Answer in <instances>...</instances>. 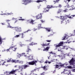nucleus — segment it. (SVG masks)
<instances>
[{
	"label": "nucleus",
	"instance_id": "1",
	"mask_svg": "<svg viewBox=\"0 0 75 75\" xmlns=\"http://www.w3.org/2000/svg\"><path fill=\"white\" fill-rule=\"evenodd\" d=\"M7 62H15V63H17L19 62V61L18 60H13L12 59H10V60H6V61L2 59L1 60V62H0V65L7 66L8 65L7 64Z\"/></svg>",
	"mask_w": 75,
	"mask_h": 75
},
{
	"label": "nucleus",
	"instance_id": "2",
	"mask_svg": "<svg viewBox=\"0 0 75 75\" xmlns=\"http://www.w3.org/2000/svg\"><path fill=\"white\" fill-rule=\"evenodd\" d=\"M29 66L27 65H25L22 66H19V69L21 71H23V69H26L28 67H29Z\"/></svg>",
	"mask_w": 75,
	"mask_h": 75
},
{
	"label": "nucleus",
	"instance_id": "3",
	"mask_svg": "<svg viewBox=\"0 0 75 75\" xmlns=\"http://www.w3.org/2000/svg\"><path fill=\"white\" fill-rule=\"evenodd\" d=\"M37 62V60H35V61H32L28 62V64L30 65H34V64H35V65H36V63Z\"/></svg>",
	"mask_w": 75,
	"mask_h": 75
},
{
	"label": "nucleus",
	"instance_id": "4",
	"mask_svg": "<svg viewBox=\"0 0 75 75\" xmlns=\"http://www.w3.org/2000/svg\"><path fill=\"white\" fill-rule=\"evenodd\" d=\"M35 0H25V1H24V4L26 5L27 4L30 3L31 2H34L35 1H34Z\"/></svg>",
	"mask_w": 75,
	"mask_h": 75
},
{
	"label": "nucleus",
	"instance_id": "5",
	"mask_svg": "<svg viewBox=\"0 0 75 75\" xmlns=\"http://www.w3.org/2000/svg\"><path fill=\"white\" fill-rule=\"evenodd\" d=\"M75 61V58H72L71 59L69 62L70 64V65H72L74 64V63Z\"/></svg>",
	"mask_w": 75,
	"mask_h": 75
},
{
	"label": "nucleus",
	"instance_id": "6",
	"mask_svg": "<svg viewBox=\"0 0 75 75\" xmlns=\"http://www.w3.org/2000/svg\"><path fill=\"white\" fill-rule=\"evenodd\" d=\"M41 14H42V13H40V14H38V15H37L36 16L37 19H41L42 17Z\"/></svg>",
	"mask_w": 75,
	"mask_h": 75
},
{
	"label": "nucleus",
	"instance_id": "7",
	"mask_svg": "<svg viewBox=\"0 0 75 75\" xmlns=\"http://www.w3.org/2000/svg\"><path fill=\"white\" fill-rule=\"evenodd\" d=\"M27 57L28 60H33V56L31 55H30L29 56H27Z\"/></svg>",
	"mask_w": 75,
	"mask_h": 75
},
{
	"label": "nucleus",
	"instance_id": "8",
	"mask_svg": "<svg viewBox=\"0 0 75 75\" xmlns=\"http://www.w3.org/2000/svg\"><path fill=\"white\" fill-rule=\"evenodd\" d=\"M63 44L64 42H61L58 44V45H55L56 47H60V46H61V45H63Z\"/></svg>",
	"mask_w": 75,
	"mask_h": 75
},
{
	"label": "nucleus",
	"instance_id": "9",
	"mask_svg": "<svg viewBox=\"0 0 75 75\" xmlns=\"http://www.w3.org/2000/svg\"><path fill=\"white\" fill-rule=\"evenodd\" d=\"M11 49L13 51H16V50H17V47L15 46L12 47L11 46L10 47Z\"/></svg>",
	"mask_w": 75,
	"mask_h": 75
},
{
	"label": "nucleus",
	"instance_id": "10",
	"mask_svg": "<svg viewBox=\"0 0 75 75\" xmlns=\"http://www.w3.org/2000/svg\"><path fill=\"white\" fill-rule=\"evenodd\" d=\"M66 16L67 18H74V17H75V15H71V16H69L68 15H66Z\"/></svg>",
	"mask_w": 75,
	"mask_h": 75
},
{
	"label": "nucleus",
	"instance_id": "11",
	"mask_svg": "<svg viewBox=\"0 0 75 75\" xmlns=\"http://www.w3.org/2000/svg\"><path fill=\"white\" fill-rule=\"evenodd\" d=\"M44 1L45 2H47L46 0H38L35 1V2H36V3H40V2H42V1Z\"/></svg>",
	"mask_w": 75,
	"mask_h": 75
},
{
	"label": "nucleus",
	"instance_id": "12",
	"mask_svg": "<svg viewBox=\"0 0 75 75\" xmlns=\"http://www.w3.org/2000/svg\"><path fill=\"white\" fill-rule=\"evenodd\" d=\"M67 64V62H66L65 63L63 64H61V63H59V64H60L59 66H60V67H64V66L65 65L67 66V65H68V64Z\"/></svg>",
	"mask_w": 75,
	"mask_h": 75
},
{
	"label": "nucleus",
	"instance_id": "13",
	"mask_svg": "<svg viewBox=\"0 0 75 75\" xmlns=\"http://www.w3.org/2000/svg\"><path fill=\"white\" fill-rule=\"evenodd\" d=\"M58 56V57H59V58H60L61 59H63L64 58H65V56H62V55H59Z\"/></svg>",
	"mask_w": 75,
	"mask_h": 75
},
{
	"label": "nucleus",
	"instance_id": "14",
	"mask_svg": "<svg viewBox=\"0 0 75 75\" xmlns=\"http://www.w3.org/2000/svg\"><path fill=\"white\" fill-rule=\"evenodd\" d=\"M64 11V10L61 9H59V11H58L57 12V13H60L61 12H63Z\"/></svg>",
	"mask_w": 75,
	"mask_h": 75
},
{
	"label": "nucleus",
	"instance_id": "15",
	"mask_svg": "<svg viewBox=\"0 0 75 75\" xmlns=\"http://www.w3.org/2000/svg\"><path fill=\"white\" fill-rule=\"evenodd\" d=\"M49 48H50V47H47L45 48L44 50H43V51H48V50H49Z\"/></svg>",
	"mask_w": 75,
	"mask_h": 75
},
{
	"label": "nucleus",
	"instance_id": "16",
	"mask_svg": "<svg viewBox=\"0 0 75 75\" xmlns=\"http://www.w3.org/2000/svg\"><path fill=\"white\" fill-rule=\"evenodd\" d=\"M42 68H43V69L44 70H45V71H46V70H47V68H47V67H45V66H44L43 67H42Z\"/></svg>",
	"mask_w": 75,
	"mask_h": 75
},
{
	"label": "nucleus",
	"instance_id": "17",
	"mask_svg": "<svg viewBox=\"0 0 75 75\" xmlns=\"http://www.w3.org/2000/svg\"><path fill=\"white\" fill-rule=\"evenodd\" d=\"M41 45L42 46H48L50 45V43H48L47 44H44L42 45L41 44Z\"/></svg>",
	"mask_w": 75,
	"mask_h": 75
},
{
	"label": "nucleus",
	"instance_id": "18",
	"mask_svg": "<svg viewBox=\"0 0 75 75\" xmlns=\"http://www.w3.org/2000/svg\"><path fill=\"white\" fill-rule=\"evenodd\" d=\"M3 39L0 36V44H2V42H3Z\"/></svg>",
	"mask_w": 75,
	"mask_h": 75
},
{
	"label": "nucleus",
	"instance_id": "19",
	"mask_svg": "<svg viewBox=\"0 0 75 75\" xmlns=\"http://www.w3.org/2000/svg\"><path fill=\"white\" fill-rule=\"evenodd\" d=\"M53 6H50V5H47V8H52Z\"/></svg>",
	"mask_w": 75,
	"mask_h": 75
},
{
	"label": "nucleus",
	"instance_id": "20",
	"mask_svg": "<svg viewBox=\"0 0 75 75\" xmlns=\"http://www.w3.org/2000/svg\"><path fill=\"white\" fill-rule=\"evenodd\" d=\"M49 54H53V55H55L56 54V53H55V52H53L52 51H51L50 52H49Z\"/></svg>",
	"mask_w": 75,
	"mask_h": 75
},
{
	"label": "nucleus",
	"instance_id": "21",
	"mask_svg": "<svg viewBox=\"0 0 75 75\" xmlns=\"http://www.w3.org/2000/svg\"><path fill=\"white\" fill-rule=\"evenodd\" d=\"M47 8H45V10H46L45 11V13H47V12H49V11H50V9H48Z\"/></svg>",
	"mask_w": 75,
	"mask_h": 75
},
{
	"label": "nucleus",
	"instance_id": "22",
	"mask_svg": "<svg viewBox=\"0 0 75 75\" xmlns=\"http://www.w3.org/2000/svg\"><path fill=\"white\" fill-rule=\"evenodd\" d=\"M54 66L55 67V68H59V66L57 64L54 65Z\"/></svg>",
	"mask_w": 75,
	"mask_h": 75
},
{
	"label": "nucleus",
	"instance_id": "23",
	"mask_svg": "<svg viewBox=\"0 0 75 75\" xmlns=\"http://www.w3.org/2000/svg\"><path fill=\"white\" fill-rule=\"evenodd\" d=\"M34 21L32 20L30 22V24H34Z\"/></svg>",
	"mask_w": 75,
	"mask_h": 75
},
{
	"label": "nucleus",
	"instance_id": "24",
	"mask_svg": "<svg viewBox=\"0 0 75 75\" xmlns=\"http://www.w3.org/2000/svg\"><path fill=\"white\" fill-rule=\"evenodd\" d=\"M64 7H67V8H70V6H69L68 4H67L66 5V6H64Z\"/></svg>",
	"mask_w": 75,
	"mask_h": 75
},
{
	"label": "nucleus",
	"instance_id": "25",
	"mask_svg": "<svg viewBox=\"0 0 75 75\" xmlns=\"http://www.w3.org/2000/svg\"><path fill=\"white\" fill-rule=\"evenodd\" d=\"M59 0H57L55 1H53V2H54V4H55V3H58V2H59Z\"/></svg>",
	"mask_w": 75,
	"mask_h": 75
},
{
	"label": "nucleus",
	"instance_id": "26",
	"mask_svg": "<svg viewBox=\"0 0 75 75\" xmlns=\"http://www.w3.org/2000/svg\"><path fill=\"white\" fill-rule=\"evenodd\" d=\"M46 30L47 31H48V32H50V31H51V30H50V28H46Z\"/></svg>",
	"mask_w": 75,
	"mask_h": 75
},
{
	"label": "nucleus",
	"instance_id": "27",
	"mask_svg": "<svg viewBox=\"0 0 75 75\" xmlns=\"http://www.w3.org/2000/svg\"><path fill=\"white\" fill-rule=\"evenodd\" d=\"M67 35H66L65 36H64V38H63V39H62V40H66L67 39Z\"/></svg>",
	"mask_w": 75,
	"mask_h": 75
},
{
	"label": "nucleus",
	"instance_id": "28",
	"mask_svg": "<svg viewBox=\"0 0 75 75\" xmlns=\"http://www.w3.org/2000/svg\"><path fill=\"white\" fill-rule=\"evenodd\" d=\"M23 34H20L19 36H20V37H21V38H23Z\"/></svg>",
	"mask_w": 75,
	"mask_h": 75
},
{
	"label": "nucleus",
	"instance_id": "29",
	"mask_svg": "<svg viewBox=\"0 0 75 75\" xmlns=\"http://www.w3.org/2000/svg\"><path fill=\"white\" fill-rule=\"evenodd\" d=\"M60 17H61L60 19H65L64 18H65V17L63 16H61Z\"/></svg>",
	"mask_w": 75,
	"mask_h": 75
},
{
	"label": "nucleus",
	"instance_id": "30",
	"mask_svg": "<svg viewBox=\"0 0 75 75\" xmlns=\"http://www.w3.org/2000/svg\"><path fill=\"white\" fill-rule=\"evenodd\" d=\"M19 58V53H18L16 54V58Z\"/></svg>",
	"mask_w": 75,
	"mask_h": 75
},
{
	"label": "nucleus",
	"instance_id": "31",
	"mask_svg": "<svg viewBox=\"0 0 75 75\" xmlns=\"http://www.w3.org/2000/svg\"><path fill=\"white\" fill-rule=\"evenodd\" d=\"M64 49H66V50H67L68 49V47H67V46H64Z\"/></svg>",
	"mask_w": 75,
	"mask_h": 75
},
{
	"label": "nucleus",
	"instance_id": "32",
	"mask_svg": "<svg viewBox=\"0 0 75 75\" xmlns=\"http://www.w3.org/2000/svg\"><path fill=\"white\" fill-rule=\"evenodd\" d=\"M11 50V48H10V47L9 49H8L6 50V51L7 52H8V51H10Z\"/></svg>",
	"mask_w": 75,
	"mask_h": 75
},
{
	"label": "nucleus",
	"instance_id": "33",
	"mask_svg": "<svg viewBox=\"0 0 75 75\" xmlns=\"http://www.w3.org/2000/svg\"><path fill=\"white\" fill-rule=\"evenodd\" d=\"M31 50L30 49L28 48L27 49L26 52H29V51H31Z\"/></svg>",
	"mask_w": 75,
	"mask_h": 75
},
{
	"label": "nucleus",
	"instance_id": "34",
	"mask_svg": "<svg viewBox=\"0 0 75 75\" xmlns=\"http://www.w3.org/2000/svg\"><path fill=\"white\" fill-rule=\"evenodd\" d=\"M35 44H37V43L35 44H33L32 43H31L29 44L30 45H35Z\"/></svg>",
	"mask_w": 75,
	"mask_h": 75
},
{
	"label": "nucleus",
	"instance_id": "35",
	"mask_svg": "<svg viewBox=\"0 0 75 75\" xmlns=\"http://www.w3.org/2000/svg\"><path fill=\"white\" fill-rule=\"evenodd\" d=\"M68 9H66L63 11H64V13H65V12H67V11H68Z\"/></svg>",
	"mask_w": 75,
	"mask_h": 75
},
{
	"label": "nucleus",
	"instance_id": "36",
	"mask_svg": "<svg viewBox=\"0 0 75 75\" xmlns=\"http://www.w3.org/2000/svg\"><path fill=\"white\" fill-rule=\"evenodd\" d=\"M68 68H70L71 69H73V67H72L71 66H69L67 67Z\"/></svg>",
	"mask_w": 75,
	"mask_h": 75
},
{
	"label": "nucleus",
	"instance_id": "37",
	"mask_svg": "<svg viewBox=\"0 0 75 75\" xmlns=\"http://www.w3.org/2000/svg\"><path fill=\"white\" fill-rule=\"evenodd\" d=\"M8 27L9 28H11V26H10V23H8Z\"/></svg>",
	"mask_w": 75,
	"mask_h": 75
},
{
	"label": "nucleus",
	"instance_id": "38",
	"mask_svg": "<svg viewBox=\"0 0 75 75\" xmlns=\"http://www.w3.org/2000/svg\"><path fill=\"white\" fill-rule=\"evenodd\" d=\"M19 37V35H17L15 36V38H17V37Z\"/></svg>",
	"mask_w": 75,
	"mask_h": 75
},
{
	"label": "nucleus",
	"instance_id": "39",
	"mask_svg": "<svg viewBox=\"0 0 75 75\" xmlns=\"http://www.w3.org/2000/svg\"><path fill=\"white\" fill-rule=\"evenodd\" d=\"M62 7V6H61V5L59 4V6H57V7Z\"/></svg>",
	"mask_w": 75,
	"mask_h": 75
},
{
	"label": "nucleus",
	"instance_id": "40",
	"mask_svg": "<svg viewBox=\"0 0 75 75\" xmlns=\"http://www.w3.org/2000/svg\"><path fill=\"white\" fill-rule=\"evenodd\" d=\"M48 62V60H46L45 62V64H47Z\"/></svg>",
	"mask_w": 75,
	"mask_h": 75
},
{
	"label": "nucleus",
	"instance_id": "41",
	"mask_svg": "<svg viewBox=\"0 0 75 75\" xmlns=\"http://www.w3.org/2000/svg\"><path fill=\"white\" fill-rule=\"evenodd\" d=\"M72 69H73L72 70V72H75V69H73V68Z\"/></svg>",
	"mask_w": 75,
	"mask_h": 75
},
{
	"label": "nucleus",
	"instance_id": "42",
	"mask_svg": "<svg viewBox=\"0 0 75 75\" xmlns=\"http://www.w3.org/2000/svg\"><path fill=\"white\" fill-rule=\"evenodd\" d=\"M46 41L48 42H50V41H51V40H47Z\"/></svg>",
	"mask_w": 75,
	"mask_h": 75
},
{
	"label": "nucleus",
	"instance_id": "43",
	"mask_svg": "<svg viewBox=\"0 0 75 75\" xmlns=\"http://www.w3.org/2000/svg\"><path fill=\"white\" fill-rule=\"evenodd\" d=\"M23 53H22V54H19V56L20 57H21V56H23Z\"/></svg>",
	"mask_w": 75,
	"mask_h": 75
},
{
	"label": "nucleus",
	"instance_id": "44",
	"mask_svg": "<svg viewBox=\"0 0 75 75\" xmlns=\"http://www.w3.org/2000/svg\"><path fill=\"white\" fill-rule=\"evenodd\" d=\"M23 61H19V63L20 64H23Z\"/></svg>",
	"mask_w": 75,
	"mask_h": 75
},
{
	"label": "nucleus",
	"instance_id": "45",
	"mask_svg": "<svg viewBox=\"0 0 75 75\" xmlns=\"http://www.w3.org/2000/svg\"><path fill=\"white\" fill-rule=\"evenodd\" d=\"M40 21L42 23H44L45 22V21H43V20H41Z\"/></svg>",
	"mask_w": 75,
	"mask_h": 75
},
{
	"label": "nucleus",
	"instance_id": "46",
	"mask_svg": "<svg viewBox=\"0 0 75 75\" xmlns=\"http://www.w3.org/2000/svg\"><path fill=\"white\" fill-rule=\"evenodd\" d=\"M40 75H44V73H41L40 74Z\"/></svg>",
	"mask_w": 75,
	"mask_h": 75
},
{
	"label": "nucleus",
	"instance_id": "47",
	"mask_svg": "<svg viewBox=\"0 0 75 75\" xmlns=\"http://www.w3.org/2000/svg\"><path fill=\"white\" fill-rule=\"evenodd\" d=\"M68 71V70H66V69H64V71H63L64 73V72H65V71Z\"/></svg>",
	"mask_w": 75,
	"mask_h": 75
},
{
	"label": "nucleus",
	"instance_id": "48",
	"mask_svg": "<svg viewBox=\"0 0 75 75\" xmlns=\"http://www.w3.org/2000/svg\"><path fill=\"white\" fill-rule=\"evenodd\" d=\"M74 8H71L70 10H74Z\"/></svg>",
	"mask_w": 75,
	"mask_h": 75
},
{
	"label": "nucleus",
	"instance_id": "49",
	"mask_svg": "<svg viewBox=\"0 0 75 75\" xmlns=\"http://www.w3.org/2000/svg\"><path fill=\"white\" fill-rule=\"evenodd\" d=\"M21 31V28H19V31Z\"/></svg>",
	"mask_w": 75,
	"mask_h": 75
},
{
	"label": "nucleus",
	"instance_id": "50",
	"mask_svg": "<svg viewBox=\"0 0 75 75\" xmlns=\"http://www.w3.org/2000/svg\"><path fill=\"white\" fill-rule=\"evenodd\" d=\"M19 20H22V21H23V20H24V19H19Z\"/></svg>",
	"mask_w": 75,
	"mask_h": 75
},
{
	"label": "nucleus",
	"instance_id": "51",
	"mask_svg": "<svg viewBox=\"0 0 75 75\" xmlns=\"http://www.w3.org/2000/svg\"><path fill=\"white\" fill-rule=\"evenodd\" d=\"M10 21V20H6V21L7 22H9Z\"/></svg>",
	"mask_w": 75,
	"mask_h": 75
},
{
	"label": "nucleus",
	"instance_id": "52",
	"mask_svg": "<svg viewBox=\"0 0 75 75\" xmlns=\"http://www.w3.org/2000/svg\"><path fill=\"white\" fill-rule=\"evenodd\" d=\"M34 72V70H32V71H31V72H32V73H33Z\"/></svg>",
	"mask_w": 75,
	"mask_h": 75
},
{
	"label": "nucleus",
	"instance_id": "53",
	"mask_svg": "<svg viewBox=\"0 0 75 75\" xmlns=\"http://www.w3.org/2000/svg\"><path fill=\"white\" fill-rule=\"evenodd\" d=\"M33 70H34V71H36V70H37V69H35Z\"/></svg>",
	"mask_w": 75,
	"mask_h": 75
},
{
	"label": "nucleus",
	"instance_id": "54",
	"mask_svg": "<svg viewBox=\"0 0 75 75\" xmlns=\"http://www.w3.org/2000/svg\"><path fill=\"white\" fill-rule=\"evenodd\" d=\"M51 62H48V64H51Z\"/></svg>",
	"mask_w": 75,
	"mask_h": 75
},
{
	"label": "nucleus",
	"instance_id": "55",
	"mask_svg": "<svg viewBox=\"0 0 75 75\" xmlns=\"http://www.w3.org/2000/svg\"><path fill=\"white\" fill-rule=\"evenodd\" d=\"M1 24L2 25H5V24L3 23H1Z\"/></svg>",
	"mask_w": 75,
	"mask_h": 75
},
{
	"label": "nucleus",
	"instance_id": "56",
	"mask_svg": "<svg viewBox=\"0 0 75 75\" xmlns=\"http://www.w3.org/2000/svg\"><path fill=\"white\" fill-rule=\"evenodd\" d=\"M25 1V0H23V1L24 2L23 4H24V1Z\"/></svg>",
	"mask_w": 75,
	"mask_h": 75
},
{
	"label": "nucleus",
	"instance_id": "57",
	"mask_svg": "<svg viewBox=\"0 0 75 75\" xmlns=\"http://www.w3.org/2000/svg\"><path fill=\"white\" fill-rule=\"evenodd\" d=\"M30 31V30L29 29V30H27V32H28V31Z\"/></svg>",
	"mask_w": 75,
	"mask_h": 75
},
{
	"label": "nucleus",
	"instance_id": "58",
	"mask_svg": "<svg viewBox=\"0 0 75 75\" xmlns=\"http://www.w3.org/2000/svg\"><path fill=\"white\" fill-rule=\"evenodd\" d=\"M68 21H69L68 20H66V21H67V23H69V22Z\"/></svg>",
	"mask_w": 75,
	"mask_h": 75
},
{
	"label": "nucleus",
	"instance_id": "59",
	"mask_svg": "<svg viewBox=\"0 0 75 75\" xmlns=\"http://www.w3.org/2000/svg\"><path fill=\"white\" fill-rule=\"evenodd\" d=\"M69 54H70V53H69L68 54H67V56H69Z\"/></svg>",
	"mask_w": 75,
	"mask_h": 75
},
{
	"label": "nucleus",
	"instance_id": "60",
	"mask_svg": "<svg viewBox=\"0 0 75 75\" xmlns=\"http://www.w3.org/2000/svg\"><path fill=\"white\" fill-rule=\"evenodd\" d=\"M39 62H40V63H42V62L39 61Z\"/></svg>",
	"mask_w": 75,
	"mask_h": 75
},
{
	"label": "nucleus",
	"instance_id": "61",
	"mask_svg": "<svg viewBox=\"0 0 75 75\" xmlns=\"http://www.w3.org/2000/svg\"><path fill=\"white\" fill-rule=\"evenodd\" d=\"M74 35H75V33L74 32Z\"/></svg>",
	"mask_w": 75,
	"mask_h": 75
},
{
	"label": "nucleus",
	"instance_id": "62",
	"mask_svg": "<svg viewBox=\"0 0 75 75\" xmlns=\"http://www.w3.org/2000/svg\"><path fill=\"white\" fill-rule=\"evenodd\" d=\"M58 51H61V50H58Z\"/></svg>",
	"mask_w": 75,
	"mask_h": 75
},
{
	"label": "nucleus",
	"instance_id": "63",
	"mask_svg": "<svg viewBox=\"0 0 75 75\" xmlns=\"http://www.w3.org/2000/svg\"><path fill=\"white\" fill-rule=\"evenodd\" d=\"M67 1H71V0H67Z\"/></svg>",
	"mask_w": 75,
	"mask_h": 75
},
{
	"label": "nucleus",
	"instance_id": "64",
	"mask_svg": "<svg viewBox=\"0 0 75 75\" xmlns=\"http://www.w3.org/2000/svg\"><path fill=\"white\" fill-rule=\"evenodd\" d=\"M21 75H23V74H22V73H21Z\"/></svg>",
	"mask_w": 75,
	"mask_h": 75
}]
</instances>
